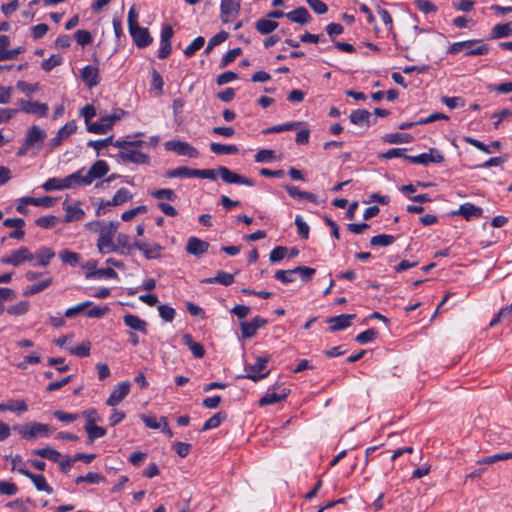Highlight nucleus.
<instances>
[{
  "label": "nucleus",
  "mask_w": 512,
  "mask_h": 512,
  "mask_svg": "<svg viewBox=\"0 0 512 512\" xmlns=\"http://www.w3.org/2000/svg\"><path fill=\"white\" fill-rule=\"evenodd\" d=\"M13 430L18 432L22 439L27 441L35 440L39 437H48L54 429L48 424L40 422H28L23 425H14Z\"/></svg>",
  "instance_id": "obj_1"
},
{
  "label": "nucleus",
  "mask_w": 512,
  "mask_h": 512,
  "mask_svg": "<svg viewBox=\"0 0 512 512\" xmlns=\"http://www.w3.org/2000/svg\"><path fill=\"white\" fill-rule=\"evenodd\" d=\"M463 50L465 51L464 54L466 56H479L487 54L489 52V47L486 44H483L480 39H471L453 43L448 48L447 53L455 55Z\"/></svg>",
  "instance_id": "obj_2"
},
{
  "label": "nucleus",
  "mask_w": 512,
  "mask_h": 512,
  "mask_svg": "<svg viewBox=\"0 0 512 512\" xmlns=\"http://www.w3.org/2000/svg\"><path fill=\"white\" fill-rule=\"evenodd\" d=\"M119 226L118 221H110L102 228L97 240V248L100 253L105 254L117 250L113 238L116 236Z\"/></svg>",
  "instance_id": "obj_3"
},
{
  "label": "nucleus",
  "mask_w": 512,
  "mask_h": 512,
  "mask_svg": "<svg viewBox=\"0 0 512 512\" xmlns=\"http://www.w3.org/2000/svg\"><path fill=\"white\" fill-rule=\"evenodd\" d=\"M269 357H257L256 362L254 364H247L245 366L246 375L242 376L243 378L250 379L254 382H257L268 376L269 372H262L267 363L269 362Z\"/></svg>",
  "instance_id": "obj_4"
},
{
  "label": "nucleus",
  "mask_w": 512,
  "mask_h": 512,
  "mask_svg": "<svg viewBox=\"0 0 512 512\" xmlns=\"http://www.w3.org/2000/svg\"><path fill=\"white\" fill-rule=\"evenodd\" d=\"M33 260L34 254L27 247L23 246L13 251L10 255L2 257L0 261L2 264L19 266L26 261L31 262Z\"/></svg>",
  "instance_id": "obj_5"
},
{
  "label": "nucleus",
  "mask_w": 512,
  "mask_h": 512,
  "mask_svg": "<svg viewBox=\"0 0 512 512\" xmlns=\"http://www.w3.org/2000/svg\"><path fill=\"white\" fill-rule=\"evenodd\" d=\"M166 150L173 151L180 156H188L189 158H197L198 150L189 143L180 140L167 141L164 144Z\"/></svg>",
  "instance_id": "obj_6"
},
{
  "label": "nucleus",
  "mask_w": 512,
  "mask_h": 512,
  "mask_svg": "<svg viewBox=\"0 0 512 512\" xmlns=\"http://www.w3.org/2000/svg\"><path fill=\"white\" fill-rule=\"evenodd\" d=\"M221 179L227 184H241L247 186H253L254 181L250 178L242 176L236 172H233L225 166H220L217 169Z\"/></svg>",
  "instance_id": "obj_7"
},
{
  "label": "nucleus",
  "mask_w": 512,
  "mask_h": 512,
  "mask_svg": "<svg viewBox=\"0 0 512 512\" xmlns=\"http://www.w3.org/2000/svg\"><path fill=\"white\" fill-rule=\"evenodd\" d=\"M407 160L411 163L428 165L430 163H442L444 156L435 148H430L428 152L419 154L417 156H409Z\"/></svg>",
  "instance_id": "obj_8"
},
{
  "label": "nucleus",
  "mask_w": 512,
  "mask_h": 512,
  "mask_svg": "<svg viewBox=\"0 0 512 512\" xmlns=\"http://www.w3.org/2000/svg\"><path fill=\"white\" fill-rule=\"evenodd\" d=\"M120 119V115H106L100 119L99 122H94L88 125L87 129L91 133L105 134L112 129L114 122Z\"/></svg>",
  "instance_id": "obj_9"
},
{
  "label": "nucleus",
  "mask_w": 512,
  "mask_h": 512,
  "mask_svg": "<svg viewBox=\"0 0 512 512\" xmlns=\"http://www.w3.org/2000/svg\"><path fill=\"white\" fill-rule=\"evenodd\" d=\"M131 388V383L129 381H123L117 384L110 396L108 397L106 404L111 407H115L120 402L124 400V398L129 394Z\"/></svg>",
  "instance_id": "obj_10"
},
{
  "label": "nucleus",
  "mask_w": 512,
  "mask_h": 512,
  "mask_svg": "<svg viewBox=\"0 0 512 512\" xmlns=\"http://www.w3.org/2000/svg\"><path fill=\"white\" fill-rule=\"evenodd\" d=\"M267 320L260 316L253 318L250 321H243L240 324L241 334L244 339H250L256 335L259 328L267 324Z\"/></svg>",
  "instance_id": "obj_11"
},
{
  "label": "nucleus",
  "mask_w": 512,
  "mask_h": 512,
  "mask_svg": "<svg viewBox=\"0 0 512 512\" xmlns=\"http://www.w3.org/2000/svg\"><path fill=\"white\" fill-rule=\"evenodd\" d=\"M133 247L142 252L148 260L160 258L163 250V247L158 243H147L139 240L133 243Z\"/></svg>",
  "instance_id": "obj_12"
},
{
  "label": "nucleus",
  "mask_w": 512,
  "mask_h": 512,
  "mask_svg": "<svg viewBox=\"0 0 512 512\" xmlns=\"http://www.w3.org/2000/svg\"><path fill=\"white\" fill-rule=\"evenodd\" d=\"M221 19L224 23L233 20L240 11L239 0H221Z\"/></svg>",
  "instance_id": "obj_13"
},
{
  "label": "nucleus",
  "mask_w": 512,
  "mask_h": 512,
  "mask_svg": "<svg viewBox=\"0 0 512 512\" xmlns=\"http://www.w3.org/2000/svg\"><path fill=\"white\" fill-rule=\"evenodd\" d=\"M17 471L31 479L33 484L35 485L36 489L39 491H45L48 494H51L53 492L52 487L47 483L45 477L41 474H33L30 471L26 470L23 467L17 468Z\"/></svg>",
  "instance_id": "obj_14"
},
{
  "label": "nucleus",
  "mask_w": 512,
  "mask_h": 512,
  "mask_svg": "<svg viewBox=\"0 0 512 512\" xmlns=\"http://www.w3.org/2000/svg\"><path fill=\"white\" fill-rule=\"evenodd\" d=\"M46 137V132L39 126L34 125L26 133L25 144L27 147H40Z\"/></svg>",
  "instance_id": "obj_15"
},
{
  "label": "nucleus",
  "mask_w": 512,
  "mask_h": 512,
  "mask_svg": "<svg viewBox=\"0 0 512 512\" xmlns=\"http://www.w3.org/2000/svg\"><path fill=\"white\" fill-rule=\"evenodd\" d=\"M209 243L198 237H190L187 241L186 252L190 255L200 257L209 249Z\"/></svg>",
  "instance_id": "obj_16"
},
{
  "label": "nucleus",
  "mask_w": 512,
  "mask_h": 512,
  "mask_svg": "<svg viewBox=\"0 0 512 512\" xmlns=\"http://www.w3.org/2000/svg\"><path fill=\"white\" fill-rule=\"evenodd\" d=\"M65 181L68 189L90 185V178H88L87 172L84 168L66 176Z\"/></svg>",
  "instance_id": "obj_17"
},
{
  "label": "nucleus",
  "mask_w": 512,
  "mask_h": 512,
  "mask_svg": "<svg viewBox=\"0 0 512 512\" xmlns=\"http://www.w3.org/2000/svg\"><path fill=\"white\" fill-rule=\"evenodd\" d=\"M135 44L139 48H144L152 43V37L147 28L140 27L139 25L129 30Z\"/></svg>",
  "instance_id": "obj_18"
},
{
  "label": "nucleus",
  "mask_w": 512,
  "mask_h": 512,
  "mask_svg": "<svg viewBox=\"0 0 512 512\" xmlns=\"http://www.w3.org/2000/svg\"><path fill=\"white\" fill-rule=\"evenodd\" d=\"M77 130V125L74 121L67 122L63 127H61L56 136L50 140V146L52 148L58 147L61 143L67 139L70 135L75 133Z\"/></svg>",
  "instance_id": "obj_19"
},
{
  "label": "nucleus",
  "mask_w": 512,
  "mask_h": 512,
  "mask_svg": "<svg viewBox=\"0 0 512 512\" xmlns=\"http://www.w3.org/2000/svg\"><path fill=\"white\" fill-rule=\"evenodd\" d=\"M123 322L125 326L133 331H138L143 334H147L148 332V323L137 315L128 313L123 316Z\"/></svg>",
  "instance_id": "obj_20"
},
{
  "label": "nucleus",
  "mask_w": 512,
  "mask_h": 512,
  "mask_svg": "<svg viewBox=\"0 0 512 512\" xmlns=\"http://www.w3.org/2000/svg\"><path fill=\"white\" fill-rule=\"evenodd\" d=\"M355 317V314H341L328 318L327 322L330 324L331 331H340L348 328Z\"/></svg>",
  "instance_id": "obj_21"
},
{
  "label": "nucleus",
  "mask_w": 512,
  "mask_h": 512,
  "mask_svg": "<svg viewBox=\"0 0 512 512\" xmlns=\"http://www.w3.org/2000/svg\"><path fill=\"white\" fill-rule=\"evenodd\" d=\"M81 78L89 87H95L100 82L99 69L92 65H87L81 70Z\"/></svg>",
  "instance_id": "obj_22"
},
{
  "label": "nucleus",
  "mask_w": 512,
  "mask_h": 512,
  "mask_svg": "<svg viewBox=\"0 0 512 512\" xmlns=\"http://www.w3.org/2000/svg\"><path fill=\"white\" fill-rule=\"evenodd\" d=\"M119 157L123 162H130L135 164H148L150 160L148 155L138 150L129 149L127 151H120Z\"/></svg>",
  "instance_id": "obj_23"
},
{
  "label": "nucleus",
  "mask_w": 512,
  "mask_h": 512,
  "mask_svg": "<svg viewBox=\"0 0 512 512\" xmlns=\"http://www.w3.org/2000/svg\"><path fill=\"white\" fill-rule=\"evenodd\" d=\"M289 392L290 390L286 388H282L280 392L268 391L263 397L260 398L259 405L266 406L279 403L288 396Z\"/></svg>",
  "instance_id": "obj_24"
},
{
  "label": "nucleus",
  "mask_w": 512,
  "mask_h": 512,
  "mask_svg": "<svg viewBox=\"0 0 512 512\" xmlns=\"http://www.w3.org/2000/svg\"><path fill=\"white\" fill-rule=\"evenodd\" d=\"M109 171V166L106 161L98 160L96 161L89 170H86L88 178H90V184L95 179H100L104 177Z\"/></svg>",
  "instance_id": "obj_25"
},
{
  "label": "nucleus",
  "mask_w": 512,
  "mask_h": 512,
  "mask_svg": "<svg viewBox=\"0 0 512 512\" xmlns=\"http://www.w3.org/2000/svg\"><path fill=\"white\" fill-rule=\"evenodd\" d=\"M482 213V208L475 206L472 203H464L460 205L458 211L452 212L453 215H461L467 221H469L473 217H480Z\"/></svg>",
  "instance_id": "obj_26"
},
{
  "label": "nucleus",
  "mask_w": 512,
  "mask_h": 512,
  "mask_svg": "<svg viewBox=\"0 0 512 512\" xmlns=\"http://www.w3.org/2000/svg\"><path fill=\"white\" fill-rule=\"evenodd\" d=\"M63 208L66 212L65 214V221L66 222H73V221H78V220H81L84 218L85 216V212L84 210L80 207V204L77 203V204H68V203H63Z\"/></svg>",
  "instance_id": "obj_27"
},
{
  "label": "nucleus",
  "mask_w": 512,
  "mask_h": 512,
  "mask_svg": "<svg viewBox=\"0 0 512 512\" xmlns=\"http://www.w3.org/2000/svg\"><path fill=\"white\" fill-rule=\"evenodd\" d=\"M22 110L25 113L43 117L47 115L49 107L45 103H40L38 101H28L25 104H23Z\"/></svg>",
  "instance_id": "obj_28"
},
{
  "label": "nucleus",
  "mask_w": 512,
  "mask_h": 512,
  "mask_svg": "<svg viewBox=\"0 0 512 512\" xmlns=\"http://www.w3.org/2000/svg\"><path fill=\"white\" fill-rule=\"evenodd\" d=\"M284 188L289 196L294 199H304L313 203L318 202L317 196L314 193L301 191L297 186L293 185H285Z\"/></svg>",
  "instance_id": "obj_29"
},
{
  "label": "nucleus",
  "mask_w": 512,
  "mask_h": 512,
  "mask_svg": "<svg viewBox=\"0 0 512 512\" xmlns=\"http://www.w3.org/2000/svg\"><path fill=\"white\" fill-rule=\"evenodd\" d=\"M54 257L55 251L52 248L42 246L34 254V259L37 260L34 265L47 266Z\"/></svg>",
  "instance_id": "obj_30"
},
{
  "label": "nucleus",
  "mask_w": 512,
  "mask_h": 512,
  "mask_svg": "<svg viewBox=\"0 0 512 512\" xmlns=\"http://www.w3.org/2000/svg\"><path fill=\"white\" fill-rule=\"evenodd\" d=\"M286 17L291 21L298 24H306L310 22L311 15L305 7H298L293 11L286 13Z\"/></svg>",
  "instance_id": "obj_31"
},
{
  "label": "nucleus",
  "mask_w": 512,
  "mask_h": 512,
  "mask_svg": "<svg viewBox=\"0 0 512 512\" xmlns=\"http://www.w3.org/2000/svg\"><path fill=\"white\" fill-rule=\"evenodd\" d=\"M182 340H183L184 344L188 346V348L190 349V351L192 352L194 357H196V358L204 357V355H205L204 346L199 342H195L193 340V337L190 334H188V333L184 334L182 337Z\"/></svg>",
  "instance_id": "obj_32"
},
{
  "label": "nucleus",
  "mask_w": 512,
  "mask_h": 512,
  "mask_svg": "<svg viewBox=\"0 0 512 512\" xmlns=\"http://www.w3.org/2000/svg\"><path fill=\"white\" fill-rule=\"evenodd\" d=\"M202 283H219L224 286H229L234 283V276L228 272L220 270L217 272L215 277L205 278L201 281Z\"/></svg>",
  "instance_id": "obj_33"
},
{
  "label": "nucleus",
  "mask_w": 512,
  "mask_h": 512,
  "mask_svg": "<svg viewBox=\"0 0 512 512\" xmlns=\"http://www.w3.org/2000/svg\"><path fill=\"white\" fill-rule=\"evenodd\" d=\"M350 121L351 123L355 125H363L366 124L367 126H370V118L371 114L366 109H357L351 112L350 114Z\"/></svg>",
  "instance_id": "obj_34"
},
{
  "label": "nucleus",
  "mask_w": 512,
  "mask_h": 512,
  "mask_svg": "<svg viewBox=\"0 0 512 512\" xmlns=\"http://www.w3.org/2000/svg\"><path fill=\"white\" fill-rule=\"evenodd\" d=\"M132 199V194L126 188H120L111 200L105 202L107 206H119Z\"/></svg>",
  "instance_id": "obj_35"
},
{
  "label": "nucleus",
  "mask_w": 512,
  "mask_h": 512,
  "mask_svg": "<svg viewBox=\"0 0 512 512\" xmlns=\"http://www.w3.org/2000/svg\"><path fill=\"white\" fill-rule=\"evenodd\" d=\"M51 284H52V278L51 277L45 278V279L41 280L38 283H35V284H32V285L28 286L24 290L23 295L24 296L35 295L37 293L42 292L46 288H48Z\"/></svg>",
  "instance_id": "obj_36"
},
{
  "label": "nucleus",
  "mask_w": 512,
  "mask_h": 512,
  "mask_svg": "<svg viewBox=\"0 0 512 512\" xmlns=\"http://www.w3.org/2000/svg\"><path fill=\"white\" fill-rule=\"evenodd\" d=\"M255 27L259 33L266 35L273 32L278 27V23L271 19L261 18L256 22Z\"/></svg>",
  "instance_id": "obj_37"
},
{
  "label": "nucleus",
  "mask_w": 512,
  "mask_h": 512,
  "mask_svg": "<svg viewBox=\"0 0 512 512\" xmlns=\"http://www.w3.org/2000/svg\"><path fill=\"white\" fill-rule=\"evenodd\" d=\"M32 454L38 455L53 462H58L61 457V453L51 447L35 449L32 451Z\"/></svg>",
  "instance_id": "obj_38"
},
{
  "label": "nucleus",
  "mask_w": 512,
  "mask_h": 512,
  "mask_svg": "<svg viewBox=\"0 0 512 512\" xmlns=\"http://www.w3.org/2000/svg\"><path fill=\"white\" fill-rule=\"evenodd\" d=\"M84 429L87 433L89 443H93L94 440L105 436L107 433L105 428L97 426L96 424L85 425Z\"/></svg>",
  "instance_id": "obj_39"
},
{
  "label": "nucleus",
  "mask_w": 512,
  "mask_h": 512,
  "mask_svg": "<svg viewBox=\"0 0 512 512\" xmlns=\"http://www.w3.org/2000/svg\"><path fill=\"white\" fill-rule=\"evenodd\" d=\"M114 243H115V247H117V250L115 252H118L121 254L129 253V251L131 250V248L133 246L130 244L129 236H127L126 234H123V233L116 234V242H114Z\"/></svg>",
  "instance_id": "obj_40"
},
{
  "label": "nucleus",
  "mask_w": 512,
  "mask_h": 512,
  "mask_svg": "<svg viewBox=\"0 0 512 512\" xmlns=\"http://www.w3.org/2000/svg\"><path fill=\"white\" fill-rule=\"evenodd\" d=\"M512 34L510 23L496 24L491 31V39H500Z\"/></svg>",
  "instance_id": "obj_41"
},
{
  "label": "nucleus",
  "mask_w": 512,
  "mask_h": 512,
  "mask_svg": "<svg viewBox=\"0 0 512 512\" xmlns=\"http://www.w3.org/2000/svg\"><path fill=\"white\" fill-rule=\"evenodd\" d=\"M42 188L45 191H53V190H64L67 188V183L64 178H49L44 184L42 185Z\"/></svg>",
  "instance_id": "obj_42"
},
{
  "label": "nucleus",
  "mask_w": 512,
  "mask_h": 512,
  "mask_svg": "<svg viewBox=\"0 0 512 512\" xmlns=\"http://www.w3.org/2000/svg\"><path fill=\"white\" fill-rule=\"evenodd\" d=\"M226 419L225 412H217L212 417H210L203 425L202 431L210 430L217 428L221 425V423Z\"/></svg>",
  "instance_id": "obj_43"
},
{
  "label": "nucleus",
  "mask_w": 512,
  "mask_h": 512,
  "mask_svg": "<svg viewBox=\"0 0 512 512\" xmlns=\"http://www.w3.org/2000/svg\"><path fill=\"white\" fill-rule=\"evenodd\" d=\"M210 150L217 155L223 154H236L238 152V148L235 145H226L220 143H211Z\"/></svg>",
  "instance_id": "obj_44"
},
{
  "label": "nucleus",
  "mask_w": 512,
  "mask_h": 512,
  "mask_svg": "<svg viewBox=\"0 0 512 512\" xmlns=\"http://www.w3.org/2000/svg\"><path fill=\"white\" fill-rule=\"evenodd\" d=\"M193 171L194 169L186 167V166H180L175 169L168 170L165 173V177L167 178H175V177H185V178H191L193 177Z\"/></svg>",
  "instance_id": "obj_45"
},
{
  "label": "nucleus",
  "mask_w": 512,
  "mask_h": 512,
  "mask_svg": "<svg viewBox=\"0 0 512 512\" xmlns=\"http://www.w3.org/2000/svg\"><path fill=\"white\" fill-rule=\"evenodd\" d=\"M412 140V136L407 133H390L384 136V141L391 144L397 143H409Z\"/></svg>",
  "instance_id": "obj_46"
},
{
  "label": "nucleus",
  "mask_w": 512,
  "mask_h": 512,
  "mask_svg": "<svg viewBox=\"0 0 512 512\" xmlns=\"http://www.w3.org/2000/svg\"><path fill=\"white\" fill-rule=\"evenodd\" d=\"M105 481V477L97 472H88L85 476H78L75 479L76 484L87 482L90 484H99Z\"/></svg>",
  "instance_id": "obj_47"
},
{
  "label": "nucleus",
  "mask_w": 512,
  "mask_h": 512,
  "mask_svg": "<svg viewBox=\"0 0 512 512\" xmlns=\"http://www.w3.org/2000/svg\"><path fill=\"white\" fill-rule=\"evenodd\" d=\"M3 404L5 406V411L23 413L28 410L25 400H9L7 403Z\"/></svg>",
  "instance_id": "obj_48"
},
{
  "label": "nucleus",
  "mask_w": 512,
  "mask_h": 512,
  "mask_svg": "<svg viewBox=\"0 0 512 512\" xmlns=\"http://www.w3.org/2000/svg\"><path fill=\"white\" fill-rule=\"evenodd\" d=\"M30 308V303L26 300L20 301L14 305H11L7 308V312L14 316H21L28 312Z\"/></svg>",
  "instance_id": "obj_49"
},
{
  "label": "nucleus",
  "mask_w": 512,
  "mask_h": 512,
  "mask_svg": "<svg viewBox=\"0 0 512 512\" xmlns=\"http://www.w3.org/2000/svg\"><path fill=\"white\" fill-rule=\"evenodd\" d=\"M62 63V56L59 54H53L48 59L42 61L41 68L46 72H50L54 67L59 66Z\"/></svg>",
  "instance_id": "obj_50"
},
{
  "label": "nucleus",
  "mask_w": 512,
  "mask_h": 512,
  "mask_svg": "<svg viewBox=\"0 0 512 512\" xmlns=\"http://www.w3.org/2000/svg\"><path fill=\"white\" fill-rule=\"evenodd\" d=\"M394 241H395V237L392 235L379 234V235L373 236L370 239V244L372 246L386 247V246H389L392 243H394Z\"/></svg>",
  "instance_id": "obj_51"
},
{
  "label": "nucleus",
  "mask_w": 512,
  "mask_h": 512,
  "mask_svg": "<svg viewBox=\"0 0 512 512\" xmlns=\"http://www.w3.org/2000/svg\"><path fill=\"white\" fill-rule=\"evenodd\" d=\"M87 277L116 279L118 274L113 268L107 267L95 270L94 272L87 274Z\"/></svg>",
  "instance_id": "obj_52"
},
{
  "label": "nucleus",
  "mask_w": 512,
  "mask_h": 512,
  "mask_svg": "<svg viewBox=\"0 0 512 512\" xmlns=\"http://www.w3.org/2000/svg\"><path fill=\"white\" fill-rule=\"evenodd\" d=\"M295 270H278L275 272L274 277L283 284H289L295 281Z\"/></svg>",
  "instance_id": "obj_53"
},
{
  "label": "nucleus",
  "mask_w": 512,
  "mask_h": 512,
  "mask_svg": "<svg viewBox=\"0 0 512 512\" xmlns=\"http://www.w3.org/2000/svg\"><path fill=\"white\" fill-rule=\"evenodd\" d=\"M92 306V302L91 301H84V302H81L73 307H70L68 308L66 311H65V317L67 318H73L75 316H77L78 314H80L81 312L85 311L87 308L91 307Z\"/></svg>",
  "instance_id": "obj_54"
},
{
  "label": "nucleus",
  "mask_w": 512,
  "mask_h": 512,
  "mask_svg": "<svg viewBox=\"0 0 512 512\" xmlns=\"http://www.w3.org/2000/svg\"><path fill=\"white\" fill-rule=\"evenodd\" d=\"M205 43V39L202 36H199L195 38L190 45H188L185 50L184 54L186 57L193 56L198 50H200Z\"/></svg>",
  "instance_id": "obj_55"
},
{
  "label": "nucleus",
  "mask_w": 512,
  "mask_h": 512,
  "mask_svg": "<svg viewBox=\"0 0 512 512\" xmlns=\"http://www.w3.org/2000/svg\"><path fill=\"white\" fill-rule=\"evenodd\" d=\"M150 195L153 198H156L159 200L167 199L169 201H175L177 199L176 193L172 189H169V188L158 189V190L152 191Z\"/></svg>",
  "instance_id": "obj_56"
},
{
  "label": "nucleus",
  "mask_w": 512,
  "mask_h": 512,
  "mask_svg": "<svg viewBox=\"0 0 512 512\" xmlns=\"http://www.w3.org/2000/svg\"><path fill=\"white\" fill-rule=\"evenodd\" d=\"M299 125H300L299 122L279 124V125H275V126L267 128L264 131V133L269 134V133H280V132H284V131H291V130H295Z\"/></svg>",
  "instance_id": "obj_57"
},
{
  "label": "nucleus",
  "mask_w": 512,
  "mask_h": 512,
  "mask_svg": "<svg viewBox=\"0 0 512 512\" xmlns=\"http://www.w3.org/2000/svg\"><path fill=\"white\" fill-rule=\"evenodd\" d=\"M26 203H29L30 205L34 206H41V207H50L54 203V199L50 196H44L40 198H33V197H26L24 199Z\"/></svg>",
  "instance_id": "obj_58"
},
{
  "label": "nucleus",
  "mask_w": 512,
  "mask_h": 512,
  "mask_svg": "<svg viewBox=\"0 0 512 512\" xmlns=\"http://www.w3.org/2000/svg\"><path fill=\"white\" fill-rule=\"evenodd\" d=\"M158 312L160 317L166 322H172L176 315L175 309L166 304L159 305Z\"/></svg>",
  "instance_id": "obj_59"
},
{
  "label": "nucleus",
  "mask_w": 512,
  "mask_h": 512,
  "mask_svg": "<svg viewBox=\"0 0 512 512\" xmlns=\"http://www.w3.org/2000/svg\"><path fill=\"white\" fill-rule=\"evenodd\" d=\"M414 4L421 12L425 14L436 13L438 9L437 6L430 0H415Z\"/></svg>",
  "instance_id": "obj_60"
},
{
  "label": "nucleus",
  "mask_w": 512,
  "mask_h": 512,
  "mask_svg": "<svg viewBox=\"0 0 512 512\" xmlns=\"http://www.w3.org/2000/svg\"><path fill=\"white\" fill-rule=\"evenodd\" d=\"M508 459H512V452L499 453V454L487 456V457H484L483 459L479 460L478 463L479 464H493L495 462L502 461V460H508Z\"/></svg>",
  "instance_id": "obj_61"
},
{
  "label": "nucleus",
  "mask_w": 512,
  "mask_h": 512,
  "mask_svg": "<svg viewBox=\"0 0 512 512\" xmlns=\"http://www.w3.org/2000/svg\"><path fill=\"white\" fill-rule=\"evenodd\" d=\"M275 159V152L270 149L259 150L255 155V161L258 163L272 162Z\"/></svg>",
  "instance_id": "obj_62"
},
{
  "label": "nucleus",
  "mask_w": 512,
  "mask_h": 512,
  "mask_svg": "<svg viewBox=\"0 0 512 512\" xmlns=\"http://www.w3.org/2000/svg\"><path fill=\"white\" fill-rule=\"evenodd\" d=\"M60 258L65 264H69L71 266H76L79 262L80 256L75 252H71L69 250H63L60 253Z\"/></svg>",
  "instance_id": "obj_63"
},
{
  "label": "nucleus",
  "mask_w": 512,
  "mask_h": 512,
  "mask_svg": "<svg viewBox=\"0 0 512 512\" xmlns=\"http://www.w3.org/2000/svg\"><path fill=\"white\" fill-rule=\"evenodd\" d=\"M74 36L76 42L81 46H86L93 40L91 33L87 30H77Z\"/></svg>",
  "instance_id": "obj_64"
}]
</instances>
